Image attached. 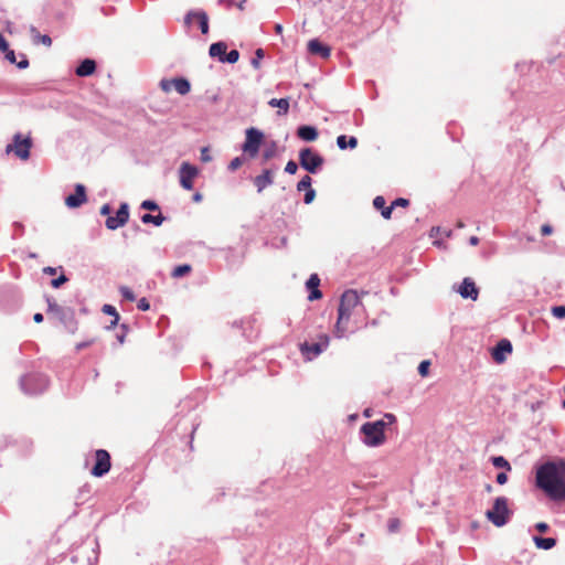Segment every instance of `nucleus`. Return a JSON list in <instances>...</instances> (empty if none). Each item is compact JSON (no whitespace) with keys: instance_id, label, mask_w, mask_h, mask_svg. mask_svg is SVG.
I'll list each match as a JSON object with an SVG mask.
<instances>
[{"instance_id":"nucleus-1","label":"nucleus","mask_w":565,"mask_h":565,"mask_svg":"<svg viewBox=\"0 0 565 565\" xmlns=\"http://www.w3.org/2000/svg\"><path fill=\"white\" fill-rule=\"evenodd\" d=\"M536 486L553 500H565V460L547 461L536 470Z\"/></svg>"},{"instance_id":"nucleus-2","label":"nucleus","mask_w":565,"mask_h":565,"mask_svg":"<svg viewBox=\"0 0 565 565\" xmlns=\"http://www.w3.org/2000/svg\"><path fill=\"white\" fill-rule=\"evenodd\" d=\"M362 306L361 299L355 290L349 289L341 296L338 308V320L335 323L337 337H342L347 331V323L350 320L353 311Z\"/></svg>"},{"instance_id":"nucleus-3","label":"nucleus","mask_w":565,"mask_h":565,"mask_svg":"<svg viewBox=\"0 0 565 565\" xmlns=\"http://www.w3.org/2000/svg\"><path fill=\"white\" fill-rule=\"evenodd\" d=\"M360 433L363 444L371 448L384 445L387 439L383 422H366L360 427Z\"/></svg>"},{"instance_id":"nucleus-4","label":"nucleus","mask_w":565,"mask_h":565,"mask_svg":"<svg viewBox=\"0 0 565 565\" xmlns=\"http://www.w3.org/2000/svg\"><path fill=\"white\" fill-rule=\"evenodd\" d=\"M510 513L508 499L499 497L494 500L492 509L487 511L486 516L492 524L500 527L508 522Z\"/></svg>"},{"instance_id":"nucleus-5","label":"nucleus","mask_w":565,"mask_h":565,"mask_svg":"<svg viewBox=\"0 0 565 565\" xmlns=\"http://www.w3.org/2000/svg\"><path fill=\"white\" fill-rule=\"evenodd\" d=\"M329 335L327 333H321L318 335V341L313 343L303 342L299 345V350L302 356L307 361H311L321 354L329 345Z\"/></svg>"},{"instance_id":"nucleus-6","label":"nucleus","mask_w":565,"mask_h":565,"mask_svg":"<svg viewBox=\"0 0 565 565\" xmlns=\"http://www.w3.org/2000/svg\"><path fill=\"white\" fill-rule=\"evenodd\" d=\"M32 147V140L30 137L22 138L21 134H15L13 137V143L8 145L6 151L14 152L17 157L22 160H28L30 157V149Z\"/></svg>"},{"instance_id":"nucleus-7","label":"nucleus","mask_w":565,"mask_h":565,"mask_svg":"<svg viewBox=\"0 0 565 565\" xmlns=\"http://www.w3.org/2000/svg\"><path fill=\"white\" fill-rule=\"evenodd\" d=\"M300 166L310 173H316L323 164V158L310 148H305L299 153Z\"/></svg>"},{"instance_id":"nucleus-8","label":"nucleus","mask_w":565,"mask_h":565,"mask_svg":"<svg viewBox=\"0 0 565 565\" xmlns=\"http://www.w3.org/2000/svg\"><path fill=\"white\" fill-rule=\"evenodd\" d=\"M200 171L199 169L189 163V162H182L179 168V181L180 185L184 190H193L194 188V180L198 178Z\"/></svg>"},{"instance_id":"nucleus-9","label":"nucleus","mask_w":565,"mask_h":565,"mask_svg":"<svg viewBox=\"0 0 565 565\" xmlns=\"http://www.w3.org/2000/svg\"><path fill=\"white\" fill-rule=\"evenodd\" d=\"M263 134L256 128H248L246 130V139L243 145V151L250 158L256 157L263 141Z\"/></svg>"},{"instance_id":"nucleus-10","label":"nucleus","mask_w":565,"mask_h":565,"mask_svg":"<svg viewBox=\"0 0 565 565\" xmlns=\"http://www.w3.org/2000/svg\"><path fill=\"white\" fill-rule=\"evenodd\" d=\"M160 88L164 93H170L174 89L180 95H186L191 90L190 82L184 77H175V78H163L159 83Z\"/></svg>"},{"instance_id":"nucleus-11","label":"nucleus","mask_w":565,"mask_h":565,"mask_svg":"<svg viewBox=\"0 0 565 565\" xmlns=\"http://www.w3.org/2000/svg\"><path fill=\"white\" fill-rule=\"evenodd\" d=\"M110 455L105 449H98L95 451V465L90 470L94 477H103L110 470Z\"/></svg>"},{"instance_id":"nucleus-12","label":"nucleus","mask_w":565,"mask_h":565,"mask_svg":"<svg viewBox=\"0 0 565 565\" xmlns=\"http://www.w3.org/2000/svg\"><path fill=\"white\" fill-rule=\"evenodd\" d=\"M129 220V206L127 203H121L116 216H108L106 220V227L108 230H117L124 226Z\"/></svg>"},{"instance_id":"nucleus-13","label":"nucleus","mask_w":565,"mask_h":565,"mask_svg":"<svg viewBox=\"0 0 565 565\" xmlns=\"http://www.w3.org/2000/svg\"><path fill=\"white\" fill-rule=\"evenodd\" d=\"M86 200H87V196H86L85 186L83 184H77L75 186V193L66 196L65 204L68 207L74 209V207L81 206L83 203L86 202Z\"/></svg>"},{"instance_id":"nucleus-14","label":"nucleus","mask_w":565,"mask_h":565,"mask_svg":"<svg viewBox=\"0 0 565 565\" xmlns=\"http://www.w3.org/2000/svg\"><path fill=\"white\" fill-rule=\"evenodd\" d=\"M459 294L462 298H470L471 300H477L479 296V290L475 284V281L467 277L462 280L461 286L459 287Z\"/></svg>"},{"instance_id":"nucleus-15","label":"nucleus","mask_w":565,"mask_h":565,"mask_svg":"<svg viewBox=\"0 0 565 565\" xmlns=\"http://www.w3.org/2000/svg\"><path fill=\"white\" fill-rule=\"evenodd\" d=\"M512 352V344L509 340L503 339L498 342L492 351V358L497 363H503L505 361V353Z\"/></svg>"},{"instance_id":"nucleus-16","label":"nucleus","mask_w":565,"mask_h":565,"mask_svg":"<svg viewBox=\"0 0 565 565\" xmlns=\"http://www.w3.org/2000/svg\"><path fill=\"white\" fill-rule=\"evenodd\" d=\"M308 51L310 54L319 55L322 58H328L331 54L330 46L323 44L318 39H313L308 42Z\"/></svg>"},{"instance_id":"nucleus-17","label":"nucleus","mask_w":565,"mask_h":565,"mask_svg":"<svg viewBox=\"0 0 565 565\" xmlns=\"http://www.w3.org/2000/svg\"><path fill=\"white\" fill-rule=\"evenodd\" d=\"M274 182V172L270 169H265L262 174L257 175L254 179V184L257 188V192H262L265 190L268 185L273 184Z\"/></svg>"},{"instance_id":"nucleus-18","label":"nucleus","mask_w":565,"mask_h":565,"mask_svg":"<svg viewBox=\"0 0 565 565\" xmlns=\"http://www.w3.org/2000/svg\"><path fill=\"white\" fill-rule=\"evenodd\" d=\"M320 278L317 274H312L306 282L307 288L310 290L308 299L310 301L318 300L322 297V292L319 290Z\"/></svg>"},{"instance_id":"nucleus-19","label":"nucleus","mask_w":565,"mask_h":565,"mask_svg":"<svg viewBox=\"0 0 565 565\" xmlns=\"http://www.w3.org/2000/svg\"><path fill=\"white\" fill-rule=\"evenodd\" d=\"M96 63L94 60H84L75 70V74L79 77L89 76L95 73Z\"/></svg>"},{"instance_id":"nucleus-20","label":"nucleus","mask_w":565,"mask_h":565,"mask_svg":"<svg viewBox=\"0 0 565 565\" xmlns=\"http://www.w3.org/2000/svg\"><path fill=\"white\" fill-rule=\"evenodd\" d=\"M385 204H386V201H385L384 196H382V195H377L373 200V206L376 210H381V214L385 220H390L392 217L393 206L392 205L386 206Z\"/></svg>"},{"instance_id":"nucleus-21","label":"nucleus","mask_w":565,"mask_h":565,"mask_svg":"<svg viewBox=\"0 0 565 565\" xmlns=\"http://www.w3.org/2000/svg\"><path fill=\"white\" fill-rule=\"evenodd\" d=\"M297 135L305 141H315L318 138V130L312 126H300Z\"/></svg>"},{"instance_id":"nucleus-22","label":"nucleus","mask_w":565,"mask_h":565,"mask_svg":"<svg viewBox=\"0 0 565 565\" xmlns=\"http://www.w3.org/2000/svg\"><path fill=\"white\" fill-rule=\"evenodd\" d=\"M30 34L34 44H43L47 47L52 45V39L46 34H41L35 26L30 28Z\"/></svg>"},{"instance_id":"nucleus-23","label":"nucleus","mask_w":565,"mask_h":565,"mask_svg":"<svg viewBox=\"0 0 565 565\" xmlns=\"http://www.w3.org/2000/svg\"><path fill=\"white\" fill-rule=\"evenodd\" d=\"M226 50L227 45L224 42H216L210 46L209 53L212 57H218V60L223 62V58L225 57L226 54Z\"/></svg>"},{"instance_id":"nucleus-24","label":"nucleus","mask_w":565,"mask_h":565,"mask_svg":"<svg viewBox=\"0 0 565 565\" xmlns=\"http://www.w3.org/2000/svg\"><path fill=\"white\" fill-rule=\"evenodd\" d=\"M268 105L271 107H277L279 109L278 115L285 116L289 111V99L288 98H280V99L271 98L268 102Z\"/></svg>"},{"instance_id":"nucleus-25","label":"nucleus","mask_w":565,"mask_h":565,"mask_svg":"<svg viewBox=\"0 0 565 565\" xmlns=\"http://www.w3.org/2000/svg\"><path fill=\"white\" fill-rule=\"evenodd\" d=\"M337 145L341 150L347 148L355 149L358 147V139L355 137L348 138L345 135H341L337 138Z\"/></svg>"},{"instance_id":"nucleus-26","label":"nucleus","mask_w":565,"mask_h":565,"mask_svg":"<svg viewBox=\"0 0 565 565\" xmlns=\"http://www.w3.org/2000/svg\"><path fill=\"white\" fill-rule=\"evenodd\" d=\"M4 54H6V58L11 63V64H17V66L19 68H26L29 66V60L23 56L22 60L20 62L17 63V58H15V53L14 51L10 50L8 47V51H2Z\"/></svg>"},{"instance_id":"nucleus-27","label":"nucleus","mask_w":565,"mask_h":565,"mask_svg":"<svg viewBox=\"0 0 565 565\" xmlns=\"http://www.w3.org/2000/svg\"><path fill=\"white\" fill-rule=\"evenodd\" d=\"M534 542L539 548H543V550H551L552 547H554L556 545V540L553 537L535 536Z\"/></svg>"},{"instance_id":"nucleus-28","label":"nucleus","mask_w":565,"mask_h":565,"mask_svg":"<svg viewBox=\"0 0 565 565\" xmlns=\"http://www.w3.org/2000/svg\"><path fill=\"white\" fill-rule=\"evenodd\" d=\"M195 20L199 22L201 32L203 34H207V32H209L207 14L204 11H198V13H195Z\"/></svg>"},{"instance_id":"nucleus-29","label":"nucleus","mask_w":565,"mask_h":565,"mask_svg":"<svg viewBox=\"0 0 565 565\" xmlns=\"http://www.w3.org/2000/svg\"><path fill=\"white\" fill-rule=\"evenodd\" d=\"M141 221L145 224L152 223L156 226H160L164 221V216L161 213H159L158 215L143 214L141 216Z\"/></svg>"},{"instance_id":"nucleus-30","label":"nucleus","mask_w":565,"mask_h":565,"mask_svg":"<svg viewBox=\"0 0 565 565\" xmlns=\"http://www.w3.org/2000/svg\"><path fill=\"white\" fill-rule=\"evenodd\" d=\"M103 312L106 313V315H109L111 316L114 319L110 321V326L109 327H115L118 321H119V315L116 310V308L111 305H104L103 306Z\"/></svg>"},{"instance_id":"nucleus-31","label":"nucleus","mask_w":565,"mask_h":565,"mask_svg":"<svg viewBox=\"0 0 565 565\" xmlns=\"http://www.w3.org/2000/svg\"><path fill=\"white\" fill-rule=\"evenodd\" d=\"M191 270H192V268H191L190 265L183 264V265L177 266L173 269L171 275H172L173 278H180V277H183V276L188 275Z\"/></svg>"},{"instance_id":"nucleus-32","label":"nucleus","mask_w":565,"mask_h":565,"mask_svg":"<svg viewBox=\"0 0 565 565\" xmlns=\"http://www.w3.org/2000/svg\"><path fill=\"white\" fill-rule=\"evenodd\" d=\"M491 461H492L493 466L497 467V468H504L507 470H511V465L502 456L492 457Z\"/></svg>"},{"instance_id":"nucleus-33","label":"nucleus","mask_w":565,"mask_h":565,"mask_svg":"<svg viewBox=\"0 0 565 565\" xmlns=\"http://www.w3.org/2000/svg\"><path fill=\"white\" fill-rule=\"evenodd\" d=\"M311 178L309 175L302 177V179L297 184L298 191H307L311 189Z\"/></svg>"},{"instance_id":"nucleus-34","label":"nucleus","mask_w":565,"mask_h":565,"mask_svg":"<svg viewBox=\"0 0 565 565\" xmlns=\"http://www.w3.org/2000/svg\"><path fill=\"white\" fill-rule=\"evenodd\" d=\"M239 53L237 50H232L227 54H225V57L223 58V62H228L231 64H234L238 61Z\"/></svg>"},{"instance_id":"nucleus-35","label":"nucleus","mask_w":565,"mask_h":565,"mask_svg":"<svg viewBox=\"0 0 565 565\" xmlns=\"http://www.w3.org/2000/svg\"><path fill=\"white\" fill-rule=\"evenodd\" d=\"M264 50L263 49H257L256 52H255V57L252 60V65L255 67V68H259L260 66V60L264 57Z\"/></svg>"},{"instance_id":"nucleus-36","label":"nucleus","mask_w":565,"mask_h":565,"mask_svg":"<svg viewBox=\"0 0 565 565\" xmlns=\"http://www.w3.org/2000/svg\"><path fill=\"white\" fill-rule=\"evenodd\" d=\"M120 294L122 295V297L125 299H127L129 301H134L136 299L134 291L129 287H126V286L120 287Z\"/></svg>"},{"instance_id":"nucleus-37","label":"nucleus","mask_w":565,"mask_h":565,"mask_svg":"<svg viewBox=\"0 0 565 565\" xmlns=\"http://www.w3.org/2000/svg\"><path fill=\"white\" fill-rule=\"evenodd\" d=\"M430 362L428 360L422 361L418 365V373L425 377L429 373Z\"/></svg>"},{"instance_id":"nucleus-38","label":"nucleus","mask_w":565,"mask_h":565,"mask_svg":"<svg viewBox=\"0 0 565 565\" xmlns=\"http://www.w3.org/2000/svg\"><path fill=\"white\" fill-rule=\"evenodd\" d=\"M396 416L392 413H386L384 414L383 418L382 419H379L377 422H383V424H385V428L390 425H393L396 423Z\"/></svg>"},{"instance_id":"nucleus-39","label":"nucleus","mask_w":565,"mask_h":565,"mask_svg":"<svg viewBox=\"0 0 565 565\" xmlns=\"http://www.w3.org/2000/svg\"><path fill=\"white\" fill-rule=\"evenodd\" d=\"M552 315L557 319L565 318V306H555L552 308Z\"/></svg>"},{"instance_id":"nucleus-40","label":"nucleus","mask_w":565,"mask_h":565,"mask_svg":"<svg viewBox=\"0 0 565 565\" xmlns=\"http://www.w3.org/2000/svg\"><path fill=\"white\" fill-rule=\"evenodd\" d=\"M141 209L149 211H158L159 205L154 201L146 200L141 203Z\"/></svg>"},{"instance_id":"nucleus-41","label":"nucleus","mask_w":565,"mask_h":565,"mask_svg":"<svg viewBox=\"0 0 565 565\" xmlns=\"http://www.w3.org/2000/svg\"><path fill=\"white\" fill-rule=\"evenodd\" d=\"M298 170V166L295 161L290 160L285 167V171L289 174H295Z\"/></svg>"},{"instance_id":"nucleus-42","label":"nucleus","mask_w":565,"mask_h":565,"mask_svg":"<svg viewBox=\"0 0 565 565\" xmlns=\"http://www.w3.org/2000/svg\"><path fill=\"white\" fill-rule=\"evenodd\" d=\"M242 164H243L242 159H241L239 157H236V158H234V159L230 162V164H228V169H230L231 171H235V170H237Z\"/></svg>"},{"instance_id":"nucleus-43","label":"nucleus","mask_w":565,"mask_h":565,"mask_svg":"<svg viewBox=\"0 0 565 565\" xmlns=\"http://www.w3.org/2000/svg\"><path fill=\"white\" fill-rule=\"evenodd\" d=\"M315 196H316V191L312 188L307 190L306 194H305V199H303L305 203L310 204L315 200Z\"/></svg>"},{"instance_id":"nucleus-44","label":"nucleus","mask_w":565,"mask_h":565,"mask_svg":"<svg viewBox=\"0 0 565 565\" xmlns=\"http://www.w3.org/2000/svg\"><path fill=\"white\" fill-rule=\"evenodd\" d=\"M66 281H67L66 276L65 275H61L58 278L53 279L51 281V285H52L53 288H58V287H61Z\"/></svg>"},{"instance_id":"nucleus-45","label":"nucleus","mask_w":565,"mask_h":565,"mask_svg":"<svg viewBox=\"0 0 565 565\" xmlns=\"http://www.w3.org/2000/svg\"><path fill=\"white\" fill-rule=\"evenodd\" d=\"M408 205H409V201L407 199H404V198H398V199H396L395 201L392 202L393 209L396 207V206L406 207Z\"/></svg>"},{"instance_id":"nucleus-46","label":"nucleus","mask_w":565,"mask_h":565,"mask_svg":"<svg viewBox=\"0 0 565 565\" xmlns=\"http://www.w3.org/2000/svg\"><path fill=\"white\" fill-rule=\"evenodd\" d=\"M120 329L121 331L117 334V340L120 344H122L125 342L128 329L125 324H121Z\"/></svg>"},{"instance_id":"nucleus-47","label":"nucleus","mask_w":565,"mask_h":565,"mask_svg":"<svg viewBox=\"0 0 565 565\" xmlns=\"http://www.w3.org/2000/svg\"><path fill=\"white\" fill-rule=\"evenodd\" d=\"M137 307L141 311H147L150 308V303L146 298H141L138 300Z\"/></svg>"},{"instance_id":"nucleus-48","label":"nucleus","mask_w":565,"mask_h":565,"mask_svg":"<svg viewBox=\"0 0 565 565\" xmlns=\"http://www.w3.org/2000/svg\"><path fill=\"white\" fill-rule=\"evenodd\" d=\"M276 153V148H275V145L271 147V148H268L264 151L263 153V158L265 161L271 159Z\"/></svg>"},{"instance_id":"nucleus-49","label":"nucleus","mask_w":565,"mask_h":565,"mask_svg":"<svg viewBox=\"0 0 565 565\" xmlns=\"http://www.w3.org/2000/svg\"><path fill=\"white\" fill-rule=\"evenodd\" d=\"M195 13H198V11H190L185 18H184V24L186 26H190L192 21L195 19Z\"/></svg>"},{"instance_id":"nucleus-50","label":"nucleus","mask_w":565,"mask_h":565,"mask_svg":"<svg viewBox=\"0 0 565 565\" xmlns=\"http://www.w3.org/2000/svg\"><path fill=\"white\" fill-rule=\"evenodd\" d=\"M211 159L212 158H211V156L209 153V149L207 148H202L201 149V160L203 162H209V161H211Z\"/></svg>"},{"instance_id":"nucleus-51","label":"nucleus","mask_w":565,"mask_h":565,"mask_svg":"<svg viewBox=\"0 0 565 565\" xmlns=\"http://www.w3.org/2000/svg\"><path fill=\"white\" fill-rule=\"evenodd\" d=\"M553 232V227L550 224H543L541 227V234L543 236L551 235Z\"/></svg>"},{"instance_id":"nucleus-52","label":"nucleus","mask_w":565,"mask_h":565,"mask_svg":"<svg viewBox=\"0 0 565 565\" xmlns=\"http://www.w3.org/2000/svg\"><path fill=\"white\" fill-rule=\"evenodd\" d=\"M388 527L391 532L397 531L399 527V521L397 519L390 520Z\"/></svg>"},{"instance_id":"nucleus-53","label":"nucleus","mask_w":565,"mask_h":565,"mask_svg":"<svg viewBox=\"0 0 565 565\" xmlns=\"http://www.w3.org/2000/svg\"><path fill=\"white\" fill-rule=\"evenodd\" d=\"M508 481V476L505 472H500L497 475V482L499 484H504Z\"/></svg>"},{"instance_id":"nucleus-54","label":"nucleus","mask_w":565,"mask_h":565,"mask_svg":"<svg viewBox=\"0 0 565 565\" xmlns=\"http://www.w3.org/2000/svg\"><path fill=\"white\" fill-rule=\"evenodd\" d=\"M536 530L541 533H545L547 530H548V525L544 522H539L536 525H535Z\"/></svg>"},{"instance_id":"nucleus-55","label":"nucleus","mask_w":565,"mask_h":565,"mask_svg":"<svg viewBox=\"0 0 565 565\" xmlns=\"http://www.w3.org/2000/svg\"><path fill=\"white\" fill-rule=\"evenodd\" d=\"M8 42L7 40L3 38V35L0 33V51H8Z\"/></svg>"},{"instance_id":"nucleus-56","label":"nucleus","mask_w":565,"mask_h":565,"mask_svg":"<svg viewBox=\"0 0 565 565\" xmlns=\"http://www.w3.org/2000/svg\"><path fill=\"white\" fill-rule=\"evenodd\" d=\"M93 342H94V341H93V340H90V341H86V342L77 343V344H76V350H77V351H79V350H82V349H84V348H87V347H89Z\"/></svg>"},{"instance_id":"nucleus-57","label":"nucleus","mask_w":565,"mask_h":565,"mask_svg":"<svg viewBox=\"0 0 565 565\" xmlns=\"http://www.w3.org/2000/svg\"><path fill=\"white\" fill-rule=\"evenodd\" d=\"M110 213V206L108 204H104L100 207V214L102 215H108Z\"/></svg>"},{"instance_id":"nucleus-58","label":"nucleus","mask_w":565,"mask_h":565,"mask_svg":"<svg viewBox=\"0 0 565 565\" xmlns=\"http://www.w3.org/2000/svg\"><path fill=\"white\" fill-rule=\"evenodd\" d=\"M33 320L36 322V323H40L43 321V315L38 312L33 316Z\"/></svg>"},{"instance_id":"nucleus-59","label":"nucleus","mask_w":565,"mask_h":565,"mask_svg":"<svg viewBox=\"0 0 565 565\" xmlns=\"http://www.w3.org/2000/svg\"><path fill=\"white\" fill-rule=\"evenodd\" d=\"M43 271L49 275H54L56 273V269L54 267H45Z\"/></svg>"},{"instance_id":"nucleus-60","label":"nucleus","mask_w":565,"mask_h":565,"mask_svg":"<svg viewBox=\"0 0 565 565\" xmlns=\"http://www.w3.org/2000/svg\"><path fill=\"white\" fill-rule=\"evenodd\" d=\"M469 243H470V245L476 246L479 243V238L477 236H471L469 238Z\"/></svg>"},{"instance_id":"nucleus-61","label":"nucleus","mask_w":565,"mask_h":565,"mask_svg":"<svg viewBox=\"0 0 565 565\" xmlns=\"http://www.w3.org/2000/svg\"><path fill=\"white\" fill-rule=\"evenodd\" d=\"M202 200V194L196 192L194 195H193V201L194 202H200Z\"/></svg>"},{"instance_id":"nucleus-62","label":"nucleus","mask_w":565,"mask_h":565,"mask_svg":"<svg viewBox=\"0 0 565 565\" xmlns=\"http://www.w3.org/2000/svg\"><path fill=\"white\" fill-rule=\"evenodd\" d=\"M275 32L277 34H281L282 33V25L281 24H276L275 25Z\"/></svg>"},{"instance_id":"nucleus-63","label":"nucleus","mask_w":565,"mask_h":565,"mask_svg":"<svg viewBox=\"0 0 565 565\" xmlns=\"http://www.w3.org/2000/svg\"><path fill=\"white\" fill-rule=\"evenodd\" d=\"M363 415H364L365 417H370V416H371L370 409H365V411H364V413H363Z\"/></svg>"},{"instance_id":"nucleus-64","label":"nucleus","mask_w":565,"mask_h":565,"mask_svg":"<svg viewBox=\"0 0 565 565\" xmlns=\"http://www.w3.org/2000/svg\"><path fill=\"white\" fill-rule=\"evenodd\" d=\"M458 226H459V227H463V223L459 222V223H458Z\"/></svg>"}]
</instances>
